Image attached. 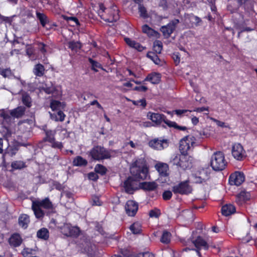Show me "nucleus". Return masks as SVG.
I'll return each mask as SVG.
<instances>
[{
	"label": "nucleus",
	"mask_w": 257,
	"mask_h": 257,
	"mask_svg": "<svg viewBox=\"0 0 257 257\" xmlns=\"http://www.w3.org/2000/svg\"><path fill=\"white\" fill-rule=\"evenodd\" d=\"M209 173L207 169H201L193 176V181L196 183H201L208 180Z\"/></svg>",
	"instance_id": "11"
},
{
	"label": "nucleus",
	"mask_w": 257,
	"mask_h": 257,
	"mask_svg": "<svg viewBox=\"0 0 257 257\" xmlns=\"http://www.w3.org/2000/svg\"><path fill=\"white\" fill-rule=\"evenodd\" d=\"M136 257H155L154 255L150 252L139 253Z\"/></svg>",
	"instance_id": "49"
},
{
	"label": "nucleus",
	"mask_w": 257,
	"mask_h": 257,
	"mask_svg": "<svg viewBox=\"0 0 257 257\" xmlns=\"http://www.w3.org/2000/svg\"><path fill=\"white\" fill-rule=\"evenodd\" d=\"M52 143H53L52 146L54 148H57L58 149H61L63 147V145H62V144L61 142H55L54 141V142H52Z\"/></svg>",
	"instance_id": "57"
},
{
	"label": "nucleus",
	"mask_w": 257,
	"mask_h": 257,
	"mask_svg": "<svg viewBox=\"0 0 257 257\" xmlns=\"http://www.w3.org/2000/svg\"><path fill=\"white\" fill-rule=\"evenodd\" d=\"M25 111V107L22 106H20L15 109L11 110L10 113L11 115L13 117L20 118L24 114Z\"/></svg>",
	"instance_id": "20"
},
{
	"label": "nucleus",
	"mask_w": 257,
	"mask_h": 257,
	"mask_svg": "<svg viewBox=\"0 0 257 257\" xmlns=\"http://www.w3.org/2000/svg\"><path fill=\"white\" fill-rule=\"evenodd\" d=\"M89 61L92 65V69L95 71H97V70L95 69V68H99L100 67V65L98 62L93 60L92 59L90 58Z\"/></svg>",
	"instance_id": "47"
},
{
	"label": "nucleus",
	"mask_w": 257,
	"mask_h": 257,
	"mask_svg": "<svg viewBox=\"0 0 257 257\" xmlns=\"http://www.w3.org/2000/svg\"><path fill=\"white\" fill-rule=\"evenodd\" d=\"M244 175L242 173L236 172L229 177V181L231 185L239 186L244 181Z\"/></svg>",
	"instance_id": "14"
},
{
	"label": "nucleus",
	"mask_w": 257,
	"mask_h": 257,
	"mask_svg": "<svg viewBox=\"0 0 257 257\" xmlns=\"http://www.w3.org/2000/svg\"><path fill=\"white\" fill-rule=\"evenodd\" d=\"M34 53V49L30 45L26 46V53L30 57L31 55L33 54Z\"/></svg>",
	"instance_id": "50"
},
{
	"label": "nucleus",
	"mask_w": 257,
	"mask_h": 257,
	"mask_svg": "<svg viewBox=\"0 0 257 257\" xmlns=\"http://www.w3.org/2000/svg\"><path fill=\"white\" fill-rule=\"evenodd\" d=\"M65 117V115L64 113L61 110H59L56 115V120L62 121L64 120Z\"/></svg>",
	"instance_id": "44"
},
{
	"label": "nucleus",
	"mask_w": 257,
	"mask_h": 257,
	"mask_svg": "<svg viewBox=\"0 0 257 257\" xmlns=\"http://www.w3.org/2000/svg\"><path fill=\"white\" fill-rule=\"evenodd\" d=\"M124 188L126 193L132 194L134 190L138 188V182L130 177L124 182Z\"/></svg>",
	"instance_id": "16"
},
{
	"label": "nucleus",
	"mask_w": 257,
	"mask_h": 257,
	"mask_svg": "<svg viewBox=\"0 0 257 257\" xmlns=\"http://www.w3.org/2000/svg\"><path fill=\"white\" fill-rule=\"evenodd\" d=\"M1 74L5 77L9 76L11 74V70L7 69L2 70Z\"/></svg>",
	"instance_id": "59"
},
{
	"label": "nucleus",
	"mask_w": 257,
	"mask_h": 257,
	"mask_svg": "<svg viewBox=\"0 0 257 257\" xmlns=\"http://www.w3.org/2000/svg\"><path fill=\"white\" fill-rule=\"evenodd\" d=\"M192 158L186 154H177L173 156L171 163L182 170H185L190 167Z\"/></svg>",
	"instance_id": "4"
},
{
	"label": "nucleus",
	"mask_w": 257,
	"mask_h": 257,
	"mask_svg": "<svg viewBox=\"0 0 257 257\" xmlns=\"http://www.w3.org/2000/svg\"><path fill=\"white\" fill-rule=\"evenodd\" d=\"M161 80L160 74L157 73H152L149 74L144 81H149L153 84H158Z\"/></svg>",
	"instance_id": "22"
},
{
	"label": "nucleus",
	"mask_w": 257,
	"mask_h": 257,
	"mask_svg": "<svg viewBox=\"0 0 257 257\" xmlns=\"http://www.w3.org/2000/svg\"><path fill=\"white\" fill-rule=\"evenodd\" d=\"M226 163L224 154L221 152L214 153L211 157L210 165L214 171H219L223 170Z\"/></svg>",
	"instance_id": "5"
},
{
	"label": "nucleus",
	"mask_w": 257,
	"mask_h": 257,
	"mask_svg": "<svg viewBox=\"0 0 257 257\" xmlns=\"http://www.w3.org/2000/svg\"><path fill=\"white\" fill-rule=\"evenodd\" d=\"M126 43L131 47L133 48L134 46L136 41L128 38H125L124 39Z\"/></svg>",
	"instance_id": "51"
},
{
	"label": "nucleus",
	"mask_w": 257,
	"mask_h": 257,
	"mask_svg": "<svg viewBox=\"0 0 257 257\" xmlns=\"http://www.w3.org/2000/svg\"><path fill=\"white\" fill-rule=\"evenodd\" d=\"M127 144L130 145L133 148H138L139 147V145L138 143H134L132 141H130Z\"/></svg>",
	"instance_id": "62"
},
{
	"label": "nucleus",
	"mask_w": 257,
	"mask_h": 257,
	"mask_svg": "<svg viewBox=\"0 0 257 257\" xmlns=\"http://www.w3.org/2000/svg\"><path fill=\"white\" fill-rule=\"evenodd\" d=\"M45 68L43 65L41 64L36 65L34 68V73L37 76H42L44 74Z\"/></svg>",
	"instance_id": "30"
},
{
	"label": "nucleus",
	"mask_w": 257,
	"mask_h": 257,
	"mask_svg": "<svg viewBox=\"0 0 257 257\" xmlns=\"http://www.w3.org/2000/svg\"><path fill=\"white\" fill-rule=\"evenodd\" d=\"M139 12L141 17L144 18H147L148 17V14L147 12V10L144 7L140 6L139 8Z\"/></svg>",
	"instance_id": "43"
},
{
	"label": "nucleus",
	"mask_w": 257,
	"mask_h": 257,
	"mask_svg": "<svg viewBox=\"0 0 257 257\" xmlns=\"http://www.w3.org/2000/svg\"><path fill=\"white\" fill-rule=\"evenodd\" d=\"M88 178L92 180H96L98 179V176L95 173L91 172L88 174Z\"/></svg>",
	"instance_id": "55"
},
{
	"label": "nucleus",
	"mask_w": 257,
	"mask_h": 257,
	"mask_svg": "<svg viewBox=\"0 0 257 257\" xmlns=\"http://www.w3.org/2000/svg\"><path fill=\"white\" fill-rule=\"evenodd\" d=\"M46 138L45 140L50 143H52L54 141V132L52 131H47L46 132Z\"/></svg>",
	"instance_id": "42"
},
{
	"label": "nucleus",
	"mask_w": 257,
	"mask_h": 257,
	"mask_svg": "<svg viewBox=\"0 0 257 257\" xmlns=\"http://www.w3.org/2000/svg\"><path fill=\"white\" fill-rule=\"evenodd\" d=\"M147 56L150 58L151 60H152L155 64H159L160 63V60L158 58V56L154 53L150 52H149Z\"/></svg>",
	"instance_id": "38"
},
{
	"label": "nucleus",
	"mask_w": 257,
	"mask_h": 257,
	"mask_svg": "<svg viewBox=\"0 0 257 257\" xmlns=\"http://www.w3.org/2000/svg\"><path fill=\"white\" fill-rule=\"evenodd\" d=\"M192 189L187 182H181V183L174 186L173 188V191L176 194H188L190 193Z\"/></svg>",
	"instance_id": "12"
},
{
	"label": "nucleus",
	"mask_w": 257,
	"mask_h": 257,
	"mask_svg": "<svg viewBox=\"0 0 257 257\" xmlns=\"http://www.w3.org/2000/svg\"><path fill=\"white\" fill-rule=\"evenodd\" d=\"M37 236L39 238L47 240L49 236V231L46 228H42L37 231Z\"/></svg>",
	"instance_id": "27"
},
{
	"label": "nucleus",
	"mask_w": 257,
	"mask_h": 257,
	"mask_svg": "<svg viewBox=\"0 0 257 257\" xmlns=\"http://www.w3.org/2000/svg\"><path fill=\"white\" fill-rule=\"evenodd\" d=\"M50 107L53 110H61L65 107V104L57 100H52L51 102Z\"/></svg>",
	"instance_id": "29"
},
{
	"label": "nucleus",
	"mask_w": 257,
	"mask_h": 257,
	"mask_svg": "<svg viewBox=\"0 0 257 257\" xmlns=\"http://www.w3.org/2000/svg\"><path fill=\"white\" fill-rule=\"evenodd\" d=\"M175 112L176 113V114L177 115H181L183 113H187L188 112H191V111H190V110H186V109H178V110H175Z\"/></svg>",
	"instance_id": "58"
},
{
	"label": "nucleus",
	"mask_w": 257,
	"mask_h": 257,
	"mask_svg": "<svg viewBox=\"0 0 257 257\" xmlns=\"http://www.w3.org/2000/svg\"><path fill=\"white\" fill-rule=\"evenodd\" d=\"M221 211L223 215L228 216L235 212V208L232 204H226L222 206Z\"/></svg>",
	"instance_id": "23"
},
{
	"label": "nucleus",
	"mask_w": 257,
	"mask_h": 257,
	"mask_svg": "<svg viewBox=\"0 0 257 257\" xmlns=\"http://www.w3.org/2000/svg\"><path fill=\"white\" fill-rule=\"evenodd\" d=\"M30 222V219L28 215L26 214L22 215L19 219V225L24 228H26Z\"/></svg>",
	"instance_id": "25"
},
{
	"label": "nucleus",
	"mask_w": 257,
	"mask_h": 257,
	"mask_svg": "<svg viewBox=\"0 0 257 257\" xmlns=\"http://www.w3.org/2000/svg\"><path fill=\"white\" fill-rule=\"evenodd\" d=\"M65 19L67 21H73L77 25H79L78 20L77 18L75 17H66Z\"/></svg>",
	"instance_id": "63"
},
{
	"label": "nucleus",
	"mask_w": 257,
	"mask_h": 257,
	"mask_svg": "<svg viewBox=\"0 0 257 257\" xmlns=\"http://www.w3.org/2000/svg\"><path fill=\"white\" fill-rule=\"evenodd\" d=\"M9 242L12 246L17 247L22 243V239L19 234L15 233L10 237Z\"/></svg>",
	"instance_id": "18"
},
{
	"label": "nucleus",
	"mask_w": 257,
	"mask_h": 257,
	"mask_svg": "<svg viewBox=\"0 0 257 257\" xmlns=\"http://www.w3.org/2000/svg\"><path fill=\"white\" fill-rule=\"evenodd\" d=\"M210 119L216 123V124L218 126L220 127H224L225 126V123L224 122L221 121L220 120H218L214 118L211 117Z\"/></svg>",
	"instance_id": "52"
},
{
	"label": "nucleus",
	"mask_w": 257,
	"mask_h": 257,
	"mask_svg": "<svg viewBox=\"0 0 257 257\" xmlns=\"http://www.w3.org/2000/svg\"><path fill=\"white\" fill-rule=\"evenodd\" d=\"M173 58L176 63H179L180 62V56L178 53H174L173 55Z\"/></svg>",
	"instance_id": "61"
},
{
	"label": "nucleus",
	"mask_w": 257,
	"mask_h": 257,
	"mask_svg": "<svg viewBox=\"0 0 257 257\" xmlns=\"http://www.w3.org/2000/svg\"><path fill=\"white\" fill-rule=\"evenodd\" d=\"M44 91L48 94H51L54 91V88L53 87L46 88L44 89Z\"/></svg>",
	"instance_id": "64"
},
{
	"label": "nucleus",
	"mask_w": 257,
	"mask_h": 257,
	"mask_svg": "<svg viewBox=\"0 0 257 257\" xmlns=\"http://www.w3.org/2000/svg\"><path fill=\"white\" fill-rule=\"evenodd\" d=\"M192 243L197 249H204L206 250L208 247L206 241L200 236H198L193 240Z\"/></svg>",
	"instance_id": "17"
},
{
	"label": "nucleus",
	"mask_w": 257,
	"mask_h": 257,
	"mask_svg": "<svg viewBox=\"0 0 257 257\" xmlns=\"http://www.w3.org/2000/svg\"><path fill=\"white\" fill-rule=\"evenodd\" d=\"M231 154L233 158L238 161L243 160L246 156L245 151L244 150L242 146L239 143L233 145Z\"/></svg>",
	"instance_id": "7"
},
{
	"label": "nucleus",
	"mask_w": 257,
	"mask_h": 257,
	"mask_svg": "<svg viewBox=\"0 0 257 257\" xmlns=\"http://www.w3.org/2000/svg\"><path fill=\"white\" fill-rule=\"evenodd\" d=\"M87 164V160L81 156H77L73 161V165L75 166H85Z\"/></svg>",
	"instance_id": "28"
},
{
	"label": "nucleus",
	"mask_w": 257,
	"mask_h": 257,
	"mask_svg": "<svg viewBox=\"0 0 257 257\" xmlns=\"http://www.w3.org/2000/svg\"><path fill=\"white\" fill-rule=\"evenodd\" d=\"M94 170L96 173L103 175L106 173L107 169L104 166L100 164H97L95 167Z\"/></svg>",
	"instance_id": "39"
},
{
	"label": "nucleus",
	"mask_w": 257,
	"mask_h": 257,
	"mask_svg": "<svg viewBox=\"0 0 257 257\" xmlns=\"http://www.w3.org/2000/svg\"><path fill=\"white\" fill-rule=\"evenodd\" d=\"M37 18L40 21L41 24L43 27H45L47 23H48V19L47 17L43 13L40 12L36 13Z\"/></svg>",
	"instance_id": "34"
},
{
	"label": "nucleus",
	"mask_w": 257,
	"mask_h": 257,
	"mask_svg": "<svg viewBox=\"0 0 257 257\" xmlns=\"http://www.w3.org/2000/svg\"><path fill=\"white\" fill-rule=\"evenodd\" d=\"M131 174L136 179H145L148 174V168L144 158L137 160L132 165L130 168Z\"/></svg>",
	"instance_id": "1"
},
{
	"label": "nucleus",
	"mask_w": 257,
	"mask_h": 257,
	"mask_svg": "<svg viewBox=\"0 0 257 257\" xmlns=\"http://www.w3.org/2000/svg\"><path fill=\"white\" fill-rule=\"evenodd\" d=\"M172 195V193L170 191H166L163 194V198L164 200L170 199Z\"/></svg>",
	"instance_id": "48"
},
{
	"label": "nucleus",
	"mask_w": 257,
	"mask_h": 257,
	"mask_svg": "<svg viewBox=\"0 0 257 257\" xmlns=\"http://www.w3.org/2000/svg\"><path fill=\"white\" fill-rule=\"evenodd\" d=\"M147 117L157 125L161 124L162 122L166 123L167 121H170L164 114L159 113L149 112Z\"/></svg>",
	"instance_id": "10"
},
{
	"label": "nucleus",
	"mask_w": 257,
	"mask_h": 257,
	"mask_svg": "<svg viewBox=\"0 0 257 257\" xmlns=\"http://www.w3.org/2000/svg\"><path fill=\"white\" fill-rule=\"evenodd\" d=\"M148 88L145 86H136L134 88V90L139 91H143L145 92L147 90Z\"/></svg>",
	"instance_id": "56"
},
{
	"label": "nucleus",
	"mask_w": 257,
	"mask_h": 257,
	"mask_svg": "<svg viewBox=\"0 0 257 257\" xmlns=\"http://www.w3.org/2000/svg\"><path fill=\"white\" fill-rule=\"evenodd\" d=\"M250 195L249 192L241 191L236 197V201L239 204H241L250 199Z\"/></svg>",
	"instance_id": "19"
},
{
	"label": "nucleus",
	"mask_w": 257,
	"mask_h": 257,
	"mask_svg": "<svg viewBox=\"0 0 257 257\" xmlns=\"http://www.w3.org/2000/svg\"><path fill=\"white\" fill-rule=\"evenodd\" d=\"M133 103L136 105H141L143 107H145L146 105V100L144 99H140L138 101L131 100Z\"/></svg>",
	"instance_id": "45"
},
{
	"label": "nucleus",
	"mask_w": 257,
	"mask_h": 257,
	"mask_svg": "<svg viewBox=\"0 0 257 257\" xmlns=\"http://www.w3.org/2000/svg\"><path fill=\"white\" fill-rule=\"evenodd\" d=\"M111 14L112 17L106 20V21L109 23L116 22L119 19L118 11L116 6H113L111 8Z\"/></svg>",
	"instance_id": "24"
},
{
	"label": "nucleus",
	"mask_w": 257,
	"mask_h": 257,
	"mask_svg": "<svg viewBox=\"0 0 257 257\" xmlns=\"http://www.w3.org/2000/svg\"><path fill=\"white\" fill-rule=\"evenodd\" d=\"M114 151L108 150L103 147L97 146L94 147L89 152V155L92 159L99 161L108 159L111 157L112 153Z\"/></svg>",
	"instance_id": "3"
},
{
	"label": "nucleus",
	"mask_w": 257,
	"mask_h": 257,
	"mask_svg": "<svg viewBox=\"0 0 257 257\" xmlns=\"http://www.w3.org/2000/svg\"><path fill=\"white\" fill-rule=\"evenodd\" d=\"M192 251L189 249L183 250L181 254V257H189L192 255Z\"/></svg>",
	"instance_id": "46"
},
{
	"label": "nucleus",
	"mask_w": 257,
	"mask_h": 257,
	"mask_svg": "<svg viewBox=\"0 0 257 257\" xmlns=\"http://www.w3.org/2000/svg\"><path fill=\"white\" fill-rule=\"evenodd\" d=\"M133 48L136 49L139 51H142L145 49V48L143 46H142L140 44L136 42H135L134 46Z\"/></svg>",
	"instance_id": "54"
},
{
	"label": "nucleus",
	"mask_w": 257,
	"mask_h": 257,
	"mask_svg": "<svg viewBox=\"0 0 257 257\" xmlns=\"http://www.w3.org/2000/svg\"><path fill=\"white\" fill-rule=\"evenodd\" d=\"M166 124L169 127H172L180 131H185L187 130L186 126L178 125L175 121H167Z\"/></svg>",
	"instance_id": "35"
},
{
	"label": "nucleus",
	"mask_w": 257,
	"mask_h": 257,
	"mask_svg": "<svg viewBox=\"0 0 257 257\" xmlns=\"http://www.w3.org/2000/svg\"><path fill=\"white\" fill-rule=\"evenodd\" d=\"M11 166L15 170L22 169L26 167L25 163L21 161H16L12 162Z\"/></svg>",
	"instance_id": "37"
},
{
	"label": "nucleus",
	"mask_w": 257,
	"mask_h": 257,
	"mask_svg": "<svg viewBox=\"0 0 257 257\" xmlns=\"http://www.w3.org/2000/svg\"><path fill=\"white\" fill-rule=\"evenodd\" d=\"M179 23V20L175 19L172 21L166 26H163L161 28V31L163 35L168 38L175 30L176 25Z\"/></svg>",
	"instance_id": "9"
},
{
	"label": "nucleus",
	"mask_w": 257,
	"mask_h": 257,
	"mask_svg": "<svg viewBox=\"0 0 257 257\" xmlns=\"http://www.w3.org/2000/svg\"><path fill=\"white\" fill-rule=\"evenodd\" d=\"M130 229L134 234H139L142 231V226L139 222H135L130 226Z\"/></svg>",
	"instance_id": "33"
},
{
	"label": "nucleus",
	"mask_w": 257,
	"mask_h": 257,
	"mask_svg": "<svg viewBox=\"0 0 257 257\" xmlns=\"http://www.w3.org/2000/svg\"><path fill=\"white\" fill-rule=\"evenodd\" d=\"M31 250L29 248H24L22 251V255L26 257V256H27L29 254L31 253Z\"/></svg>",
	"instance_id": "60"
},
{
	"label": "nucleus",
	"mask_w": 257,
	"mask_h": 257,
	"mask_svg": "<svg viewBox=\"0 0 257 257\" xmlns=\"http://www.w3.org/2000/svg\"><path fill=\"white\" fill-rule=\"evenodd\" d=\"M22 101L23 103L28 107L32 106V99L28 94L26 92L22 93Z\"/></svg>",
	"instance_id": "32"
},
{
	"label": "nucleus",
	"mask_w": 257,
	"mask_h": 257,
	"mask_svg": "<svg viewBox=\"0 0 257 257\" xmlns=\"http://www.w3.org/2000/svg\"><path fill=\"white\" fill-rule=\"evenodd\" d=\"M195 138L192 136H187L180 142L179 150L182 154H186L195 143Z\"/></svg>",
	"instance_id": "6"
},
{
	"label": "nucleus",
	"mask_w": 257,
	"mask_h": 257,
	"mask_svg": "<svg viewBox=\"0 0 257 257\" xmlns=\"http://www.w3.org/2000/svg\"><path fill=\"white\" fill-rule=\"evenodd\" d=\"M149 215L151 217H158L160 215V213L158 210H152L150 211Z\"/></svg>",
	"instance_id": "53"
},
{
	"label": "nucleus",
	"mask_w": 257,
	"mask_h": 257,
	"mask_svg": "<svg viewBox=\"0 0 257 257\" xmlns=\"http://www.w3.org/2000/svg\"><path fill=\"white\" fill-rule=\"evenodd\" d=\"M69 47L72 50L76 51L81 48V44L79 42L71 41L68 43Z\"/></svg>",
	"instance_id": "41"
},
{
	"label": "nucleus",
	"mask_w": 257,
	"mask_h": 257,
	"mask_svg": "<svg viewBox=\"0 0 257 257\" xmlns=\"http://www.w3.org/2000/svg\"><path fill=\"white\" fill-rule=\"evenodd\" d=\"M126 213L130 216H134L138 210V204L133 200H128L125 204Z\"/></svg>",
	"instance_id": "15"
},
{
	"label": "nucleus",
	"mask_w": 257,
	"mask_h": 257,
	"mask_svg": "<svg viewBox=\"0 0 257 257\" xmlns=\"http://www.w3.org/2000/svg\"><path fill=\"white\" fill-rule=\"evenodd\" d=\"M42 208L47 209L53 208V205L48 198L41 201L37 200L33 202L32 208L37 218H42L44 215V212L42 210Z\"/></svg>",
	"instance_id": "2"
},
{
	"label": "nucleus",
	"mask_w": 257,
	"mask_h": 257,
	"mask_svg": "<svg viewBox=\"0 0 257 257\" xmlns=\"http://www.w3.org/2000/svg\"><path fill=\"white\" fill-rule=\"evenodd\" d=\"M171 233L167 231H164L161 238V241L163 243H168L171 240Z\"/></svg>",
	"instance_id": "36"
},
{
	"label": "nucleus",
	"mask_w": 257,
	"mask_h": 257,
	"mask_svg": "<svg viewBox=\"0 0 257 257\" xmlns=\"http://www.w3.org/2000/svg\"><path fill=\"white\" fill-rule=\"evenodd\" d=\"M149 145L155 150H162L168 146V143L167 140L155 139L150 141Z\"/></svg>",
	"instance_id": "13"
},
{
	"label": "nucleus",
	"mask_w": 257,
	"mask_h": 257,
	"mask_svg": "<svg viewBox=\"0 0 257 257\" xmlns=\"http://www.w3.org/2000/svg\"><path fill=\"white\" fill-rule=\"evenodd\" d=\"M155 168L161 176L165 177L168 176V166L166 164L158 163L156 165Z\"/></svg>",
	"instance_id": "21"
},
{
	"label": "nucleus",
	"mask_w": 257,
	"mask_h": 257,
	"mask_svg": "<svg viewBox=\"0 0 257 257\" xmlns=\"http://www.w3.org/2000/svg\"><path fill=\"white\" fill-rule=\"evenodd\" d=\"M60 229L61 232L67 236H77L80 233L78 227L72 226L70 224H64Z\"/></svg>",
	"instance_id": "8"
},
{
	"label": "nucleus",
	"mask_w": 257,
	"mask_h": 257,
	"mask_svg": "<svg viewBox=\"0 0 257 257\" xmlns=\"http://www.w3.org/2000/svg\"><path fill=\"white\" fill-rule=\"evenodd\" d=\"M153 47L154 50L156 52V53L160 54L161 53L162 50V43L159 40H156L154 43Z\"/></svg>",
	"instance_id": "40"
},
{
	"label": "nucleus",
	"mask_w": 257,
	"mask_h": 257,
	"mask_svg": "<svg viewBox=\"0 0 257 257\" xmlns=\"http://www.w3.org/2000/svg\"><path fill=\"white\" fill-rule=\"evenodd\" d=\"M141 187L146 190L152 191L157 187V185L155 182H145L141 183Z\"/></svg>",
	"instance_id": "26"
},
{
	"label": "nucleus",
	"mask_w": 257,
	"mask_h": 257,
	"mask_svg": "<svg viewBox=\"0 0 257 257\" xmlns=\"http://www.w3.org/2000/svg\"><path fill=\"white\" fill-rule=\"evenodd\" d=\"M142 31L149 36H156L158 35V33L156 31L149 27L147 25H144L142 26Z\"/></svg>",
	"instance_id": "31"
}]
</instances>
